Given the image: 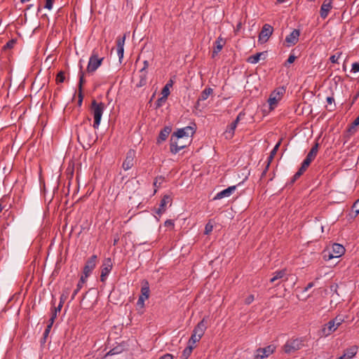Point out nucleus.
I'll return each mask as SVG.
<instances>
[{
	"mask_svg": "<svg viewBox=\"0 0 359 359\" xmlns=\"http://www.w3.org/2000/svg\"><path fill=\"white\" fill-rule=\"evenodd\" d=\"M196 133V124L194 126H187L183 128L178 129L170 137V152L176 154L181 149L186 147L185 144H178V140L184 137H192Z\"/></svg>",
	"mask_w": 359,
	"mask_h": 359,
	"instance_id": "obj_1",
	"label": "nucleus"
},
{
	"mask_svg": "<svg viewBox=\"0 0 359 359\" xmlns=\"http://www.w3.org/2000/svg\"><path fill=\"white\" fill-rule=\"evenodd\" d=\"M90 118L87 117L78 127H77V138L78 141L83 144H86L90 147L94 142V137L90 124Z\"/></svg>",
	"mask_w": 359,
	"mask_h": 359,
	"instance_id": "obj_2",
	"label": "nucleus"
},
{
	"mask_svg": "<svg viewBox=\"0 0 359 359\" xmlns=\"http://www.w3.org/2000/svg\"><path fill=\"white\" fill-rule=\"evenodd\" d=\"M105 104L103 102H97L95 100L92 101L90 109L93 116V127L94 129L99 128Z\"/></svg>",
	"mask_w": 359,
	"mask_h": 359,
	"instance_id": "obj_3",
	"label": "nucleus"
},
{
	"mask_svg": "<svg viewBox=\"0 0 359 359\" xmlns=\"http://www.w3.org/2000/svg\"><path fill=\"white\" fill-rule=\"evenodd\" d=\"M207 329V323L205 318H203L194 327L190 339H189L190 343L195 344L199 341L203 336L205 331Z\"/></svg>",
	"mask_w": 359,
	"mask_h": 359,
	"instance_id": "obj_4",
	"label": "nucleus"
},
{
	"mask_svg": "<svg viewBox=\"0 0 359 359\" xmlns=\"http://www.w3.org/2000/svg\"><path fill=\"white\" fill-rule=\"evenodd\" d=\"M303 341L302 339H294L287 341L283 348L284 352L287 354H291L301 349L304 346Z\"/></svg>",
	"mask_w": 359,
	"mask_h": 359,
	"instance_id": "obj_5",
	"label": "nucleus"
},
{
	"mask_svg": "<svg viewBox=\"0 0 359 359\" xmlns=\"http://www.w3.org/2000/svg\"><path fill=\"white\" fill-rule=\"evenodd\" d=\"M285 93V88L284 87H279L275 89L269 95L268 102L271 109H273L277 105L278 102L282 99L283 95Z\"/></svg>",
	"mask_w": 359,
	"mask_h": 359,
	"instance_id": "obj_6",
	"label": "nucleus"
},
{
	"mask_svg": "<svg viewBox=\"0 0 359 359\" xmlns=\"http://www.w3.org/2000/svg\"><path fill=\"white\" fill-rule=\"evenodd\" d=\"M104 57H98V53L94 50L90 55L87 66V72L89 74L93 73L102 65Z\"/></svg>",
	"mask_w": 359,
	"mask_h": 359,
	"instance_id": "obj_7",
	"label": "nucleus"
},
{
	"mask_svg": "<svg viewBox=\"0 0 359 359\" xmlns=\"http://www.w3.org/2000/svg\"><path fill=\"white\" fill-rule=\"evenodd\" d=\"M345 252L344 247L339 243H334L332 247V251L325 253V259H331L332 258H338L342 256Z\"/></svg>",
	"mask_w": 359,
	"mask_h": 359,
	"instance_id": "obj_8",
	"label": "nucleus"
},
{
	"mask_svg": "<svg viewBox=\"0 0 359 359\" xmlns=\"http://www.w3.org/2000/svg\"><path fill=\"white\" fill-rule=\"evenodd\" d=\"M275 350L276 346L273 344H270L264 348H259L256 350L255 359H264L267 358L273 353Z\"/></svg>",
	"mask_w": 359,
	"mask_h": 359,
	"instance_id": "obj_9",
	"label": "nucleus"
},
{
	"mask_svg": "<svg viewBox=\"0 0 359 359\" xmlns=\"http://www.w3.org/2000/svg\"><path fill=\"white\" fill-rule=\"evenodd\" d=\"M273 32V28L269 24H265L262 28V30L259 34V41L261 43H266L269 37L271 36Z\"/></svg>",
	"mask_w": 359,
	"mask_h": 359,
	"instance_id": "obj_10",
	"label": "nucleus"
},
{
	"mask_svg": "<svg viewBox=\"0 0 359 359\" xmlns=\"http://www.w3.org/2000/svg\"><path fill=\"white\" fill-rule=\"evenodd\" d=\"M97 257L95 255H92L86 262V264L83 267V277L87 278L93 270L95 269L96 266Z\"/></svg>",
	"mask_w": 359,
	"mask_h": 359,
	"instance_id": "obj_11",
	"label": "nucleus"
},
{
	"mask_svg": "<svg viewBox=\"0 0 359 359\" xmlns=\"http://www.w3.org/2000/svg\"><path fill=\"white\" fill-rule=\"evenodd\" d=\"M135 154L136 153L134 149H130L128 151L126 158L122 164V168L124 170H128L134 165Z\"/></svg>",
	"mask_w": 359,
	"mask_h": 359,
	"instance_id": "obj_12",
	"label": "nucleus"
},
{
	"mask_svg": "<svg viewBox=\"0 0 359 359\" xmlns=\"http://www.w3.org/2000/svg\"><path fill=\"white\" fill-rule=\"evenodd\" d=\"M113 267L111 258H106L102 264L101 269L100 280L104 282L107 276L109 275Z\"/></svg>",
	"mask_w": 359,
	"mask_h": 359,
	"instance_id": "obj_13",
	"label": "nucleus"
},
{
	"mask_svg": "<svg viewBox=\"0 0 359 359\" xmlns=\"http://www.w3.org/2000/svg\"><path fill=\"white\" fill-rule=\"evenodd\" d=\"M300 36L299 29H294L289 35L285 37V42L287 47L294 46L299 41Z\"/></svg>",
	"mask_w": 359,
	"mask_h": 359,
	"instance_id": "obj_14",
	"label": "nucleus"
},
{
	"mask_svg": "<svg viewBox=\"0 0 359 359\" xmlns=\"http://www.w3.org/2000/svg\"><path fill=\"white\" fill-rule=\"evenodd\" d=\"M168 204L171 205L172 198L170 195H164L160 202L159 208L155 211L156 214L161 215L163 212H165Z\"/></svg>",
	"mask_w": 359,
	"mask_h": 359,
	"instance_id": "obj_15",
	"label": "nucleus"
},
{
	"mask_svg": "<svg viewBox=\"0 0 359 359\" xmlns=\"http://www.w3.org/2000/svg\"><path fill=\"white\" fill-rule=\"evenodd\" d=\"M332 8V0H325L323 2L320 9V17L323 19H325L327 17V15Z\"/></svg>",
	"mask_w": 359,
	"mask_h": 359,
	"instance_id": "obj_16",
	"label": "nucleus"
},
{
	"mask_svg": "<svg viewBox=\"0 0 359 359\" xmlns=\"http://www.w3.org/2000/svg\"><path fill=\"white\" fill-rule=\"evenodd\" d=\"M236 189V186L229 187L228 188L217 193L214 197L213 200H219L223 198L229 197L233 193Z\"/></svg>",
	"mask_w": 359,
	"mask_h": 359,
	"instance_id": "obj_17",
	"label": "nucleus"
},
{
	"mask_svg": "<svg viewBox=\"0 0 359 359\" xmlns=\"http://www.w3.org/2000/svg\"><path fill=\"white\" fill-rule=\"evenodd\" d=\"M358 351V346H352L348 348H346L344 351V353L342 355H341L339 358H341V359H351L353 358Z\"/></svg>",
	"mask_w": 359,
	"mask_h": 359,
	"instance_id": "obj_18",
	"label": "nucleus"
},
{
	"mask_svg": "<svg viewBox=\"0 0 359 359\" xmlns=\"http://www.w3.org/2000/svg\"><path fill=\"white\" fill-rule=\"evenodd\" d=\"M171 132V128L169 126L164 127L159 133L156 142L157 144H161L162 142H164L168 137L169 134Z\"/></svg>",
	"mask_w": 359,
	"mask_h": 359,
	"instance_id": "obj_19",
	"label": "nucleus"
},
{
	"mask_svg": "<svg viewBox=\"0 0 359 359\" xmlns=\"http://www.w3.org/2000/svg\"><path fill=\"white\" fill-rule=\"evenodd\" d=\"M337 328L335 327L334 321L330 320L325 325V326L322 329V333L323 336H328L333 332H334Z\"/></svg>",
	"mask_w": 359,
	"mask_h": 359,
	"instance_id": "obj_20",
	"label": "nucleus"
},
{
	"mask_svg": "<svg viewBox=\"0 0 359 359\" xmlns=\"http://www.w3.org/2000/svg\"><path fill=\"white\" fill-rule=\"evenodd\" d=\"M149 294H150V290H149V283L147 280H144L142 282V286L141 288V294L140 295V297L147 299L149 297Z\"/></svg>",
	"mask_w": 359,
	"mask_h": 359,
	"instance_id": "obj_21",
	"label": "nucleus"
},
{
	"mask_svg": "<svg viewBox=\"0 0 359 359\" xmlns=\"http://www.w3.org/2000/svg\"><path fill=\"white\" fill-rule=\"evenodd\" d=\"M236 126L235 123H231L230 125H229L224 132L225 138L227 140H231L233 138L235 130L236 128Z\"/></svg>",
	"mask_w": 359,
	"mask_h": 359,
	"instance_id": "obj_22",
	"label": "nucleus"
},
{
	"mask_svg": "<svg viewBox=\"0 0 359 359\" xmlns=\"http://www.w3.org/2000/svg\"><path fill=\"white\" fill-rule=\"evenodd\" d=\"M213 92V90L212 88H205L201 93L198 100H197V105L199 104V102L201 101H204V100H206L208 97L210 96V95H211Z\"/></svg>",
	"mask_w": 359,
	"mask_h": 359,
	"instance_id": "obj_23",
	"label": "nucleus"
},
{
	"mask_svg": "<svg viewBox=\"0 0 359 359\" xmlns=\"http://www.w3.org/2000/svg\"><path fill=\"white\" fill-rule=\"evenodd\" d=\"M224 44V41H223V39L221 37H219L216 41H215V46L214 47V50L212 52V57H214L216 55L218 54L219 52L221 51V50L223 48V46Z\"/></svg>",
	"mask_w": 359,
	"mask_h": 359,
	"instance_id": "obj_24",
	"label": "nucleus"
},
{
	"mask_svg": "<svg viewBox=\"0 0 359 359\" xmlns=\"http://www.w3.org/2000/svg\"><path fill=\"white\" fill-rule=\"evenodd\" d=\"M318 149H319V144L318 142H316L315 144L312 147V148L309 151V152L308 153L306 158H309V160L313 161L317 156Z\"/></svg>",
	"mask_w": 359,
	"mask_h": 359,
	"instance_id": "obj_25",
	"label": "nucleus"
},
{
	"mask_svg": "<svg viewBox=\"0 0 359 359\" xmlns=\"http://www.w3.org/2000/svg\"><path fill=\"white\" fill-rule=\"evenodd\" d=\"M286 276V269L276 271L273 273V276L270 279L271 283H275L276 280L284 278Z\"/></svg>",
	"mask_w": 359,
	"mask_h": 359,
	"instance_id": "obj_26",
	"label": "nucleus"
},
{
	"mask_svg": "<svg viewBox=\"0 0 359 359\" xmlns=\"http://www.w3.org/2000/svg\"><path fill=\"white\" fill-rule=\"evenodd\" d=\"M195 344H192L189 341H188V346L183 351L182 354L181 355L182 359H188L190 355L192 353V351L194 348Z\"/></svg>",
	"mask_w": 359,
	"mask_h": 359,
	"instance_id": "obj_27",
	"label": "nucleus"
},
{
	"mask_svg": "<svg viewBox=\"0 0 359 359\" xmlns=\"http://www.w3.org/2000/svg\"><path fill=\"white\" fill-rule=\"evenodd\" d=\"M86 278H85V277H83V276H82L76 285V288L74 290L72 295V300H73L76 295L77 294V293L80 291V290L82 288L83 284L86 283Z\"/></svg>",
	"mask_w": 359,
	"mask_h": 359,
	"instance_id": "obj_28",
	"label": "nucleus"
},
{
	"mask_svg": "<svg viewBox=\"0 0 359 359\" xmlns=\"http://www.w3.org/2000/svg\"><path fill=\"white\" fill-rule=\"evenodd\" d=\"M263 55H264V52L257 53L248 57L247 61L251 64H257L259 61L261 56Z\"/></svg>",
	"mask_w": 359,
	"mask_h": 359,
	"instance_id": "obj_29",
	"label": "nucleus"
},
{
	"mask_svg": "<svg viewBox=\"0 0 359 359\" xmlns=\"http://www.w3.org/2000/svg\"><path fill=\"white\" fill-rule=\"evenodd\" d=\"M124 351V346L123 345H118L111 348L107 353V355H114L122 353Z\"/></svg>",
	"mask_w": 359,
	"mask_h": 359,
	"instance_id": "obj_30",
	"label": "nucleus"
},
{
	"mask_svg": "<svg viewBox=\"0 0 359 359\" xmlns=\"http://www.w3.org/2000/svg\"><path fill=\"white\" fill-rule=\"evenodd\" d=\"M86 83V80L84 79V72L82 70V66L80 67L79 72V92H83V86Z\"/></svg>",
	"mask_w": 359,
	"mask_h": 359,
	"instance_id": "obj_31",
	"label": "nucleus"
},
{
	"mask_svg": "<svg viewBox=\"0 0 359 359\" xmlns=\"http://www.w3.org/2000/svg\"><path fill=\"white\" fill-rule=\"evenodd\" d=\"M147 83V73H140V81L136 84L137 88L142 87Z\"/></svg>",
	"mask_w": 359,
	"mask_h": 359,
	"instance_id": "obj_32",
	"label": "nucleus"
},
{
	"mask_svg": "<svg viewBox=\"0 0 359 359\" xmlns=\"http://www.w3.org/2000/svg\"><path fill=\"white\" fill-rule=\"evenodd\" d=\"M65 72H63V71L59 72L55 78L56 83L57 85L60 83H62L65 81Z\"/></svg>",
	"mask_w": 359,
	"mask_h": 359,
	"instance_id": "obj_33",
	"label": "nucleus"
},
{
	"mask_svg": "<svg viewBox=\"0 0 359 359\" xmlns=\"http://www.w3.org/2000/svg\"><path fill=\"white\" fill-rule=\"evenodd\" d=\"M172 86V81L170 80L169 81L166 85L163 87V90H162V95L168 97L169 95H170V90H169V87H171Z\"/></svg>",
	"mask_w": 359,
	"mask_h": 359,
	"instance_id": "obj_34",
	"label": "nucleus"
},
{
	"mask_svg": "<svg viewBox=\"0 0 359 359\" xmlns=\"http://www.w3.org/2000/svg\"><path fill=\"white\" fill-rule=\"evenodd\" d=\"M17 42V39H12L11 40H9L3 47V50H8V49H11L14 47V46L15 45Z\"/></svg>",
	"mask_w": 359,
	"mask_h": 359,
	"instance_id": "obj_35",
	"label": "nucleus"
},
{
	"mask_svg": "<svg viewBox=\"0 0 359 359\" xmlns=\"http://www.w3.org/2000/svg\"><path fill=\"white\" fill-rule=\"evenodd\" d=\"M167 98H168V97H166V96H165V95H163V96H162V97H159V98L156 100V103H155V104H156V108H159V107H161L162 106V104L166 102Z\"/></svg>",
	"mask_w": 359,
	"mask_h": 359,
	"instance_id": "obj_36",
	"label": "nucleus"
},
{
	"mask_svg": "<svg viewBox=\"0 0 359 359\" xmlns=\"http://www.w3.org/2000/svg\"><path fill=\"white\" fill-rule=\"evenodd\" d=\"M342 55V53L341 52H338L336 54L332 55L330 57V60L331 61V62L332 63H337L338 62V60L340 58L341 55Z\"/></svg>",
	"mask_w": 359,
	"mask_h": 359,
	"instance_id": "obj_37",
	"label": "nucleus"
},
{
	"mask_svg": "<svg viewBox=\"0 0 359 359\" xmlns=\"http://www.w3.org/2000/svg\"><path fill=\"white\" fill-rule=\"evenodd\" d=\"M331 321H334L335 327L338 328V327L344 322V319L341 316H337L335 318L331 320Z\"/></svg>",
	"mask_w": 359,
	"mask_h": 359,
	"instance_id": "obj_38",
	"label": "nucleus"
},
{
	"mask_svg": "<svg viewBox=\"0 0 359 359\" xmlns=\"http://www.w3.org/2000/svg\"><path fill=\"white\" fill-rule=\"evenodd\" d=\"M164 181V177L162 176L157 177L154 182V186L156 188L160 187L161 183Z\"/></svg>",
	"mask_w": 359,
	"mask_h": 359,
	"instance_id": "obj_39",
	"label": "nucleus"
},
{
	"mask_svg": "<svg viewBox=\"0 0 359 359\" xmlns=\"http://www.w3.org/2000/svg\"><path fill=\"white\" fill-rule=\"evenodd\" d=\"M125 40H126V36L125 35L123 36H122V37H118L117 39V41H116L117 48H123Z\"/></svg>",
	"mask_w": 359,
	"mask_h": 359,
	"instance_id": "obj_40",
	"label": "nucleus"
},
{
	"mask_svg": "<svg viewBox=\"0 0 359 359\" xmlns=\"http://www.w3.org/2000/svg\"><path fill=\"white\" fill-rule=\"evenodd\" d=\"M212 229L213 225L212 224V223L210 222H208L205 226V234L208 235L212 231Z\"/></svg>",
	"mask_w": 359,
	"mask_h": 359,
	"instance_id": "obj_41",
	"label": "nucleus"
},
{
	"mask_svg": "<svg viewBox=\"0 0 359 359\" xmlns=\"http://www.w3.org/2000/svg\"><path fill=\"white\" fill-rule=\"evenodd\" d=\"M352 210L355 212V215L359 214V198L353 203Z\"/></svg>",
	"mask_w": 359,
	"mask_h": 359,
	"instance_id": "obj_42",
	"label": "nucleus"
},
{
	"mask_svg": "<svg viewBox=\"0 0 359 359\" xmlns=\"http://www.w3.org/2000/svg\"><path fill=\"white\" fill-rule=\"evenodd\" d=\"M245 116V113L243 111H241L238 114L236 118L232 122L233 123H235V125L237 126L238 122Z\"/></svg>",
	"mask_w": 359,
	"mask_h": 359,
	"instance_id": "obj_43",
	"label": "nucleus"
},
{
	"mask_svg": "<svg viewBox=\"0 0 359 359\" xmlns=\"http://www.w3.org/2000/svg\"><path fill=\"white\" fill-rule=\"evenodd\" d=\"M296 59V56L294 55H290L289 57L287 58V60H286L285 63V66L287 67L288 65L290 64H292L294 62Z\"/></svg>",
	"mask_w": 359,
	"mask_h": 359,
	"instance_id": "obj_44",
	"label": "nucleus"
},
{
	"mask_svg": "<svg viewBox=\"0 0 359 359\" xmlns=\"http://www.w3.org/2000/svg\"><path fill=\"white\" fill-rule=\"evenodd\" d=\"M146 299H144L143 297H139L138 300L137 302V307L140 309H143L144 306V301Z\"/></svg>",
	"mask_w": 359,
	"mask_h": 359,
	"instance_id": "obj_45",
	"label": "nucleus"
},
{
	"mask_svg": "<svg viewBox=\"0 0 359 359\" xmlns=\"http://www.w3.org/2000/svg\"><path fill=\"white\" fill-rule=\"evenodd\" d=\"M281 144V140L278 141V143L275 145V147H273V149L271 150V151L270 152V154L272 155V156H274L276 154L278 149H279V147Z\"/></svg>",
	"mask_w": 359,
	"mask_h": 359,
	"instance_id": "obj_46",
	"label": "nucleus"
},
{
	"mask_svg": "<svg viewBox=\"0 0 359 359\" xmlns=\"http://www.w3.org/2000/svg\"><path fill=\"white\" fill-rule=\"evenodd\" d=\"M54 0H46L44 8L48 10L52 9Z\"/></svg>",
	"mask_w": 359,
	"mask_h": 359,
	"instance_id": "obj_47",
	"label": "nucleus"
},
{
	"mask_svg": "<svg viewBox=\"0 0 359 359\" xmlns=\"http://www.w3.org/2000/svg\"><path fill=\"white\" fill-rule=\"evenodd\" d=\"M83 92H79L78 93V106L81 107L83 103Z\"/></svg>",
	"mask_w": 359,
	"mask_h": 359,
	"instance_id": "obj_48",
	"label": "nucleus"
},
{
	"mask_svg": "<svg viewBox=\"0 0 359 359\" xmlns=\"http://www.w3.org/2000/svg\"><path fill=\"white\" fill-rule=\"evenodd\" d=\"M312 161H313L309 160V158H305V159L304 160V161L302 163V165L304 168H305L306 169H307Z\"/></svg>",
	"mask_w": 359,
	"mask_h": 359,
	"instance_id": "obj_49",
	"label": "nucleus"
},
{
	"mask_svg": "<svg viewBox=\"0 0 359 359\" xmlns=\"http://www.w3.org/2000/svg\"><path fill=\"white\" fill-rule=\"evenodd\" d=\"M48 334H49L48 331H44V332L43 334V337L41 339V344H44L46 342V339L48 337Z\"/></svg>",
	"mask_w": 359,
	"mask_h": 359,
	"instance_id": "obj_50",
	"label": "nucleus"
},
{
	"mask_svg": "<svg viewBox=\"0 0 359 359\" xmlns=\"http://www.w3.org/2000/svg\"><path fill=\"white\" fill-rule=\"evenodd\" d=\"M124 48H117V54L119 57V60L123 57Z\"/></svg>",
	"mask_w": 359,
	"mask_h": 359,
	"instance_id": "obj_51",
	"label": "nucleus"
},
{
	"mask_svg": "<svg viewBox=\"0 0 359 359\" xmlns=\"http://www.w3.org/2000/svg\"><path fill=\"white\" fill-rule=\"evenodd\" d=\"M351 71L354 73L359 72V62H354L352 65V69Z\"/></svg>",
	"mask_w": 359,
	"mask_h": 359,
	"instance_id": "obj_52",
	"label": "nucleus"
},
{
	"mask_svg": "<svg viewBox=\"0 0 359 359\" xmlns=\"http://www.w3.org/2000/svg\"><path fill=\"white\" fill-rule=\"evenodd\" d=\"M254 295L250 294L245 299V303L248 305L250 304L254 301Z\"/></svg>",
	"mask_w": 359,
	"mask_h": 359,
	"instance_id": "obj_53",
	"label": "nucleus"
},
{
	"mask_svg": "<svg viewBox=\"0 0 359 359\" xmlns=\"http://www.w3.org/2000/svg\"><path fill=\"white\" fill-rule=\"evenodd\" d=\"M149 67V62L147 60L144 61V67L140 70V73H147L146 69Z\"/></svg>",
	"mask_w": 359,
	"mask_h": 359,
	"instance_id": "obj_54",
	"label": "nucleus"
},
{
	"mask_svg": "<svg viewBox=\"0 0 359 359\" xmlns=\"http://www.w3.org/2000/svg\"><path fill=\"white\" fill-rule=\"evenodd\" d=\"M164 226H167V227H172L173 228L174 226V222L172 219H167L165 222H164Z\"/></svg>",
	"mask_w": 359,
	"mask_h": 359,
	"instance_id": "obj_55",
	"label": "nucleus"
},
{
	"mask_svg": "<svg viewBox=\"0 0 359 359\" xmlns=\"http://www.w3.org/2000/svg\"><path fill=\"white\" fill-rule=\"evenodd\" d=\"M306 170V169L305 168H304L302 165H301V167L299 168V169L298 170V171L297 172V176H302L303 175V173Z\"/></svg>",
	"mask_w": 359,
	"mask_h": 359,
	"instance_id": "obj_56",
	"label": "nucleus"
},
{
	"mask_svg": "<svg viewBox=\"0 0 359 359\" xmlns=\"http://www.w3.org/2000/svg\"><path fill=\"white\" fill-rule=\"evenodd\" d=\"M273 158H274V156H272L271 154L269 156V157L267 158V162H266V166H267V167L270 166V164L272 162Z\"/></svg>",
	"mask_w": 359,
	"mask_h": 359,
	"instance_id": "obj_57",
	"label": "nucleus"
},
{
	"mask_svg": "<svg viewBox=\"0 0 359 359\" xmlns=\"http://www.w3.org/2000/svg\"><path fill=\"white\" fill-rule=\"evenodd\" d=\"M300 177H301V176H297V172H296V173L294 175V176L292 177V179H291V181H290V184H293L295 182V181H296L298 178H299Z\"/></svg>",
	"mask_w": 359,
	"mask_h": 359,
	"instance_id": "obj_58",
	"label": "nucleus"
},
{
	"mask_svg": "<svg viewBox=\"0 0 359 359\" xmlns=\"http://www.w3.org/2000/svg\"><path fill=\"white\" fill-rule=\"evenodd\" d=\"M158 359H173V358L171 354L167 353V354H165L164 355L161 356Z\"/></svg>",
	"mask_w": 359,
	"mask_h": 359,
	"instance_id": "obj_59",
	"label": "nucleus"
},
{
	"mask_svg": "<svg viewBox=\"0 0 359 359\" xmlns=\"http://www.w3.org/2000/svg\"><path fill=\"white\" fill-rule=\"evenodd\" d=\"M62 305H63V304H62V302H60L59 305H58L57 307H55V309H54V311H54V312H56V313L60 312V311H61V309H62Z\"/></svg>",
	"mask_w": 359,
	"mask_h": 359,
	"instance_id": "obj_60",
	"label": "nucleus"
},
{
	"mask_svg": "<svg viewBox=\"0 0 359 359\" xmlns=\"http://www.w3.org/2000/svg\"><path fill=\"white\" fill-rule=\"evenodd\" d=\"M68 294V291L66 292V294H62L60 297V302H62V304L64 303V301L65 299L67 298V296Z\"/></svg>",
	"mask_w": 359,
	"mask_h": 359,
	"instance_id": "obj_61",
	"label": "nucleus"
},
{
	"mask_svg": "<svg viewBox=\"0 0 359 359\" xmlns=\"http://www.w3.org/2000/svg\"><path fill=\"white\" fill-rule=\"evenodd\" d=\"M326 100L327 102L330 105L334 102V99L333 97H327Z\"/></svg>",
	"mask_w": 359,
	"mask_h": 359,
	"instance_id": "obj_62",
	"label": "nucleus"
},
{
	"mask_svg": "<svg viewBox=\"0 0 359 359\" xmlns=\"http://www.w3.org/2000/svg\"><path fill=\"white\" fill-rule=\"evenodd\" d=\"M269 167H267V166H265V168L264 170H263V172H262V175H261V178H263L266 175V172L269 170Z\"/></svg>",
	"mask_w": 359,
	"mask_h": 359,
	"instance_id": "obj_63",
	"label": "nucleus"
},
{
	"mask_svg": "<svg viewBox=\"0 0 359 359\" xmlns=\"http://www.w3.org/2000/svg\"><path fill=\"white\" fill-rule=\"evenodd\" d=\"M313 283H309L307 286L305 287V291H307L310 288H311L313 286Z\"/></svg>",
	"mask_w": 359,
	"mask_h": 359,
	"instance_id": "obj_64",
	"label": "nucleus"
}]
</instances>
